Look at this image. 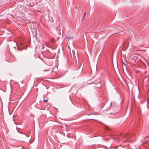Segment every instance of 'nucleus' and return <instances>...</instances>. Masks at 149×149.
<instances>
[{"label":"nucleus","instance_id":"4","mask_svg":"<svg viewBox=\"0 0 149 149\" xmlns=\"http://www.w3.org/2000/svg\"><path fill=\"white\" fill-rule=\"evenodd\" d=\"M123 64L125 66H126V64L125 63V62H123Z\"/></svg>","mask_w":149,"mask_h":149},{"label":"nucleus","instance_id":"9","mask_svg":"<svg viewBox=\"0 0 149 149\" xmlns=\"http://www.w3.org/2000/svg\"><path fill=\"white\" fill-rule=\"evenodd\" d=\"M82 67H81V70H82Z\"/></svg>","mask_w":149,"mask_h":149},{"label":"nucleus","instance_id":"7","mask_svg":"<svg viewBox=\"0 0 149 149\" xmlns=\"http://www.w3.org/2000/svg\"><path fill=\"white\" fill-rule=\"evenodd\" d=\"M86 13H84V16H83V18L84 17V16L85 15Z\"/></svg>","mask_w":149,"mask_h":149},{"label":"nucleus","instance_id":"6","mask_svg":"<svg viewBox=\"0 0 149 149\" xmlns=\"http://www.w3.org/2000/svg\"><path fill=\"white\" fill-rule=\"evenodd\" d=\"M54 41V39H52V40H51V41L52 42H53Z\"/></svg>","mask_w":149,"mask_h":149},{"label":"nucleus","instance_id":"1","mask_svg":"<svg viewBox=\"0 0 149 149\" xmlns=\"http://www.w3.org/2000/svg\"><path fill=\"white\" fill-rule=\"evenodd\" d=\"M149 142V140L147 141H146L145 142H143V144L144 145L145 144H147Z\"/></svg>","mask_w":149,"mask_h":149},{"label":"nucleus","instance_id":"8","mask_svg":"<svg viewBox=\"0 0 149 149\" xmlns=\"http://www.w3.org/2000/svg\"><path fill=\"white\" fill-rule=\"evenodd\" d=\"M25 136L26 137H28V136H27V135H26L25 134Z\"/></svg>","mask_w":149,"mask_h":149},{"label":"nucleus","instance_id":"5","mask_svg":"<svg viewBox=\"0 0 149 149\" xmlns=\"http://www.w3.org/2000/svg\"><path fill=\"white\" fill-rule=\"evenodd\" d=\"M106 129L107 130H109V129H108V127H106Z\"/></svg>","mask_w":149,"mask_h":149},{"label":"nucleus","instance_id":"10","mask_svg":"<svg viewBox=\"0 0 149 149\" xmlns=\"http://www.w3.org/2000/svg\"><path fill=\"white\" fill-rule=\"evenodd\" d=\"M68 48H69V46H68Z\"/></svg>","mask_w":149,"mask_h":149},{"label":"nucleus","instance_id":"2","mask_svg":"<svg viewBox=\"0 0 149 149\" xmlns=\"http://www.w3.org/2000/svg\"><path fill=\"white\" fill-rule=\"evenodd\" d=\"M48 101V99H43V102H47Z\"/></svg>","mask_w":149,"mask_h":149},{"label":"nucleus","instance_id":"3","mask_svg":"<svg viewBox=\"0 0 149 149\" xmlns=\"http://www.w3.org/2000/svg\"><path fill=\"white\" fill-rule=\"evenodd\" d=\"M123 136V137L124 138H127V137H128V138H129V136H128L127 134H125V135H124Z\"/></svg>","mask_w":149,"mask_h":149}]
</instances>
